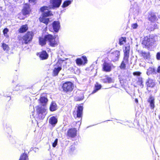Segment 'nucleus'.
Returning <instances> with one entry per match:
<instances>
[{
    "label": "nucleus",
    "instance_id": "obj_1",
    "mask_svg": "<svg viewBox=\"0 0 160 160\" xmlns=\"http://www.w3.org/2000/svg\"><path fill=\"white\" fill-rule=\"evenodd\" d=\"M55 37L50 34L45 36L44 38L40 37L39 38V43L41 46L45 45L46 41H48L49 44L51 46L55 47L57 45V43L55 40Z\"/></svg>",
    "mask_w": 160,
    "mask_h": 160
},
{
    "label": "nucleus",
    "instance_id": "obj_2",
    "mask_svg": "<svg viewBox=\"0 0 160 160\" xmlns=\"http://www.w3.org/2000/svg\"><path fill=\"white\" fill-rule=\"evenodd\" d=\"M74 87V84L72 82L70 81H67L62 83L61 88L63 92L69 94L72 92Z\"/></svg>",
    "mask_w": 160,
    "mask_h": 160
},
{
    "label": "nucleus",
    "instance_id": "obj_3",
    "mask_svg": "<svg viewBox=\"0 0 160 160\" xmlns=\"http://www.w3.org/2000/svg\"><path fill=\"white\" fill-rule=\"evenodd\" d=\"M102 65V70H112L115 68L116 66L109 60H103Z\"/></svg>",
    "mask_w": 160,
    "mask_h": 160
},
{
    "label": "nucleus",
    "instance_id": "obj_4",
    "mask_svg": "<svg viewBox=\"0 0 160 160\" xmlns=\"http://www.w3.org/2000/svg\"><path fill=\"white\" fill-rule=\"evenodd\" d=\"M33 36V33L32 32H27L22 38L24 43L25 44H28L32 40Z\"/></svg>",
    "mask_w": 160,
    "mask_h": 160
},
{
    "label": "nucleus",
    "instance_id": "obj_5",
    "mask_svg": "<svg viewBox=\"0 0 160 160\" xmlns=\"http://www.w3.org/2000/svg\"><path fill=\"white\" fill-rule=\"evenodd\" d=\"M73 114L75 118H80L81 119L83 114V107L81 106H79L78 107L77 110L74 111L73 112Z\"/></svg>",
    "mask_w": 160,
    "mask_h": 160
},
{
    "label": "nucleus",
    "instance_id": "obj_6",
    "mask_svg": "<svg viewBox=\"0 0 160 160\" xmlns=\"http://www.w3.org/2000/svg\"><path fill=\"white\" fill-rule=\"evenodd\" d=\"M62 2V0H50V8L55 9L59 7Z\"/></svg>",
    "mask_w": 160,
    "mask_h": 160
},
{
    "label": "nucleus",
    "instance_id": "obj_7",
    "mask_svg": "<svg viewBox=\"0 0 160 160\" xmlns=\"http://www.w3.org/2000/svg\"><path fill=\"white\" fill-rule=\"evenodd\" d=\"M142 44L145 47L149 48L152 45L153 39L152 38H150V37L146 36L144 37Z\"/></svg>",
    "mask_w": 160,
    "mask_h": 160
},
{
    "label": "nucleus",
    "instance_id": "obj_8",
    "mask_svg": "<svg viewBox=\"0 0 160 160\" xmlns=\"http://www.w3.org/2000/svg\"><path fill=\"white\" fill-rule=\"evenodd\" d=\"M77 130L75 128H69L67 131L66 136L68 138H75L77 136Z\"/></svg>",
    "mask_w": 160,
    "mask_h": 160
},
{
    "label": "nucleus",
    "instance_id": "obj_9",
    "mask_svg": "<svg viewBox=\"0 0 160 160\" xmlns=\"http://www.w3.org/2000/svg\"><path fill=\"white\" fill-rule=\"evenodd\" d=\"M120 56V52L118 50H116L111 53L112 60L113 62L118 60Z\"/></svg>",
    "mask_w": 160,
    "mask_h": 160
},
{
    "label": "nucleus",
    "instance_id": "obj_10",
    "mask_svg": "<svg viewBox=\"0 0 160 160\" xmlns=\"http://www.w3.org/2000/svg\"><path fill=\"white\" fill-rule=\"evenodd\" d=\"M31 9L29 4L26 3L24 5L22 12V14L24 15H28L30 13Z\"/></svg>",
    "mask_w": 160,
    "mask_h": 160
},
{
    "label": "nucleus",
    "instance_id": "obj_11",
    "mask_svg": "<svg viewBox=\"0 0 160 160\" xmlns=\"http://www.w3.org/2000/svg\"><path fill=\"white\" fill-rule=\"evenodd\" d=\"M82 58H78L76 60V63L78 65H84L87 63V59L86 57H83Z\"/></svg>",
    "mask_w": 160,
    "mask_h": 160
},
{
    "label": "nucleus",
    "instance_id": "obj_12",
    "mask_svg": "<svg viewBox=\"0 0 160 160\" xmlns=\"http://www.w3.org/2000/svg\"><path fill=\"white\" fill-rule=\"evenodd\" d=\"M147 87L153 88L155 85V83L153 79L149 78L146 82Z\"/></svg>",
    "mask_w": 160,
    "mask_h": 160
},
{
    "label": "nucleus",
    "instance_id": "obj_13",
    "mask_svg": "<svg viewBox=\"0 0 160 160\" xmlns=\"http://www.w3.org/2000/svg\"><path fill=\"white\" fill-rule=\"evenodd\" d=\"M53 29L56 32H58L60 28V23L59 22L55 21L52 23V24Z\"/></svg>",
    "mask_w": 160,
    "mask_h": 160
},
{
    "label": "nucleus",
    "instance_id": "obj_14",
    "mask_svg": "<svg viewBox=\"0 0 160 160\" xmlns=\"http://www.w3.org/2000/svg\"><path fill=\"white\" fill-rule=\"evenodd\" d=\"M62 61H59L54 66V69L53 70H61L62 69L63 70L64 68H62V65H64Z\"/></svg>",
    "mask_w": 160,
    "mask_h": 160
},
{
    "label": "nucleus",
    "instance_id": "obj_15",
    "mask_svg": "<svg viewBox=\"0 0 160 160\" xmlns=\"http://www.w3.org/2000/svg\"><path fill=\"white\" fill-rule=\"evenodd\" d=\"M154 100V98L152 96H150L148 100V102L149 103L151 109H153L155 108Z\"/></svg>",
    "mask_w": 160,
    "mask_h": 160
},
{
    "label": "nucleus",
    "instance_id": "obj_16",
    "mask_svg": "<svg viewBox=\"0 0 160 160\" xmlns=\"http://www.w3.org/2000/svg\"><path fill=\"white\" fill-rule=\"evenodd\" d=\"M148 18L149 21L152 22H153L158 20L156 16L154 13L152 12L150 13L148 16Z\"/></svg>",
    "mask_w": 160,
    "mask_h": 160
},
{
    "label": "nucleus",
    "instance_id": "obj_17",
    "mask_svg": "<svg viewBox=\"0 0 160 160\" xmlns=\"http://www.w3.org/2000/svg\"><path fill=\"white\" fill-rule=\"evenodd\" d=\"M38 101L40 104L44 106L47 104L48 102V99L46 97L43 96L40 97L38 99Z\"/></svg>",
    "mask_w": 160,
    "mask_h": 160
},
{
    "label": "nucleus",
    "instance_id": "obj_18",
    "mask_svg": "<svg viewBox=\"0 0 160 160\" xmlns=\"http://www.w3.org/2000/svg\"><path fill=\"white\" fill-rule=\"evenodd\" d=\"M45 111L46 109L45 108L38 106H37L36 112L37 114L38 115H39L40 114H42L43 113H45Z\"/></svg>",
    "mask_w": 160,
    "mask_h": 160
},
{
    "label": "nucleus",
    "instance_id": "obj_19",
    "mask_svg": "<svg viewBox=\"0 0 160 160\" xmlns=\"http://www.w3.org/2000/svg\"><path fill=\"white\" fill-rule=\"evenodd\" d=\"M49 122L52 125H55L57 123L58 120L54 116H52L49 118Z\"/></svg>",
    "mask_w": 160,
    "mask_h": 160
},
{
    "label": "nucleus",
    "instance_id": "obj_20",
    "mask_svg": "<svg viewBox=\"0 0 160 160\" xmlns=\"http://www.w3.org/2000/svg\"><path fill=\"white\" fill-rule=\"evenodd\" d=\"M39 57L42 60L46 59L48 57V55L46 51H42L40 54Z\"/></svg>",
    "mask_w": 160,
    "mask_h": 160
},
{
    "label": "nucleus",
    "instance_id": "obj_21",
    "mask_svg": "<svg viewBox=\"0 0 160 160\" xmlns=\"http://www.w3.org/2000/svg\"><path fill=\"white\" fill-rule=\"evenodd\" d=\"M102 88V85L98 84L97 82L95 84L94 89L92 92V94H93L96 92L98 91L100 89Z\"/></svg>",
    "mask_w": 160,
    "mask_h": 160
},
{
    "label": "nucleus",
    "instance_id": "obj_22",
    "mask_svg": "<svg viewBox=\"0 0 160 160\" xmlns=\"http://www.w3.org/2000/svg\"><path fill=\"white\" fill-rule=\"evenodd\" d=\"M57 109V105L54 102H52L50 105L49 109L51 111L53 112L56 110Z\"/></svg>",
    "mask_w": 160,
    "mask_h": 160
},
{
    "label": "nucleus",
    "instance_id": "obj_23",
    "mask_svg": "<svg viewBox=\"0 0 160 160\" xmlns=\"http://www.w3.org/2000/svg\"><path fill=\"white\" fill-rule=\"evenodd\" d=\"M104 83H111L112 82V80L111 78L107 77L101 80Z\"/></svg>",
    "mask_w": 160,
    "mask_h": 160
},
{
    "label": "nucleus",
    "instance_id": "obj_24",
    "mask_svg": "<svg viewBox=\"0 0 160 160\" xmlns=\"http://www.w3.org/2000/svg\"><path fill=\"white\" fill-rule=\"evenodd\" d=\"M139 52L142 54V55L143 56L144 58L146 59H148L150 57V54L149 52H146L143 51H141Z\"/></svg>",
    "mask_w": 160,
    "mask_h": 160
},
{
    "label": "nucleus",
    "instance_id": "obj_25",
    "mask_svg": "<svg viewBox=\"0 0 160 160\" xmlns=\"http://www.w3.org/2000/svg\"><path fill=\"white\" fill-rule=\"evenodd\" d=\"M28 29L27 25H22L19 29V32L20 33H23L26 32Z\"/></svg>",
    "mask_w": 160,
    "mask_h": 160
},
{
    "label": "nucleus",
    "instance_id": "obj_26",
    "mask_svg": "<svg viewBox=\"0 0 160 160\" xmlns=\"http://www.w3.org/2000/svg\"><path fill=\"white\" fill-rule=\"evenodd\" d=\"M1 47L2 48L3 50L4 51H8L9 49V48L8 46L4 43H1Z\"/></svg>",
    "mask_w": 160,
    "mask_h": 160
},
{
    "label": "nucleus",
    "instance_id": "obj_27",
    "mask_svg": "<svg viewBox=\"0 0 160 160\" xmlns=\"http://www.w3.org/2000/svg\"><path fill=\"white\" fill-rule=\"evenodd\" d=\"M42 17H46L51 16L52 15V13L51 11L47 10L43 12L42 13Z\"/></svg>",
    "mask_w": 160,
    "mask_h": 160
},
{
    "label": "nucleus",
    "instance_id": "obj_28",
    "mask_svg": "<svg viewBox=\"0 0 160 160\" xmlns=\"http://www.w3.org/2000/svg\"><path fill=\"white\" fill-rule=\"evenodd\" d=\"M128 62V61L126 62L125 60L123 59V60L122 61L121 63L120 66V68L121 69H124L126 68V65Z\"/></svg>",
    "mask_w": 160,
    "mask_h": 160
},
{
    "label": "nucleus",
    "instance_id": "obj_29",
    "mask_svg": "<svg viewBox=\"0 0 160 160\" xmlns=\"http://www.w3.org/2000/svg\"><path fill=\"white\" fill-rule=\"evenodd\" d=\"M143 79L142 78H138V80L137 82V85L140 86L141 88H142L143 86Z\"/></svg>",
    "mask_w": 160,
    "mask_h": 160
},
{
    "label": "nucleus",
    "instance_id": "obj_30",
    "mask_svg": "<svg viewBox=\"0 0 160 160\" xmlns=\"http://www.w3.org/2000/svg\"><path fill=\"white\" fill-rule=\"evenodd\" d=\"M28 156L27 154L25 153H23L20 156L19 160H27Z\"/></svg>",
    "mask_w": 160,
    "mask_h": 160
},
{
    "label": "nucleus",
    "instance_id": "obj_31",
    "mask_svg": "<svg viewBox=\"0 0 160 160\" xmlns=\"http://www.w3.org/2000/svg\"><path fill=\"white\" fill-rule=\"evenodd\" d=\"M71 3V1L69 0L65 1L63 3L62 7L63 8H65L69 5Z\"/></svg>",
    "mask_w": 160,
    "mask_h": 160
},
{
    "label": "nucleus",
    "instance_id": "obj_32",
    "mask_svg": "<svg viewBox=\"0 0 160 160\" xmlns=\"http://www.w3.org/2000/svg\"><path fill=\"white\" fill-rule=\"evenodd\" d=\"M41 22L47 25L49 22V20L48 18H46L45 17H42V18L40 20Z\"/></svg>",
    "mask_w": 160,
    "mask_h": 160
},
{
    "label": "nucleus",
    "instance_id": "obj_33",
    "mask_svg": "<svg viewBox=\"0 0 160 160\" xmlns=\"http://www.w3.org/2000/svg\"><path fill=\"white\" fill-rule=\"evenodd\" d=\"M128 57L129 53L128 51L127 50L124 52L123 59L125 60L126 62L127 61H128Z\"/></svg>",
    "mask_w": 160,
    "mask_h": 160
},
{
    "label": "nucleus",
    "instance_id": "obj_34",
    "mask_svg": "<svg viewBox=\"0 0 160 160\" xmlns=\"http://www.w3.org/2000/svg\"><path fill=\"white\" fill-rule=\"evenodd\" d=\"M126 42V38L121 37L119 39V44L120 45L123 44Z\"/></svg>",
    "mask_w": 160,
    "mask_h": 160
},
{
    "label": "nucleus",
    "instance_id": "obj_35",
    "mask_svg": "<svg viewBox=\"0 0 160 160\" xmlns=\"http://www.w3.org/2000/svg\"><path fill=\"white\" fill-rule=\"evenodd\" d=\"M90 69H91V70H92L93 69L97 70L98 69V68H97V63H93L90 66Z\"/></svg>",
    "mask_w": 160,
    "mask_h": 160
},
{
    "label": "nucleus",
    "instance_id": "obj_36",
    "mask_svg": "<svg viewBox=\"0 0 160 160\" xmlns=\"http://www.w3.org/2000/svg\"><path fill=\"white\" fill-rule=\"evenodd\" d=\"M8 31V29L7 28H6L3 29V32L4 36H6L7 35V33Z\"/></svg>",
    "mask_w": 160,
    "mask_h": 160
},
{
    "label": "nucleus",
    "instance_id": "obj_37",
    "mask_svg": "<svg viewBox=\"0 0 160 160\" xmlns=\"http://www.w3.org/2000/svg\"><path fill=\"white\" fill-rule=\"evenodd\" d=\"M59 71H53L52 73V76L54 77L58 75Z\"/></svg>",
    "mask_w": 160,
    "mask_h": 160
},
{
    "label": "nucleus",
    "instance_id": "obj_38",
    "mask_svg": "<svg viewBox=\"0 0 160 160\" xmlns=\"http://www.w3.org/2000/svg\"><path fill=\"white\" fill-rule=\"evenodd\" d=\"M48 7L47 6H43L42 7H41L40 8V10L41 12H43L45 10H48Z\"/></svg>",
    "mask_w": 160,
    "mask_h": 160
},
{
    "label": "nucleus",
    "instance_id": "obj_39",
    "mask_svg": "<svg viewBox=\"0 0 160 160\" xmlns=\"http://www.w3.org/2000/svg\"><path fill=\"white\" fill-rule=\"evenodd\" d=\"M156 73L155 72V71H147V74L148 75H149L151 74H154V73Z\"/></svg>",
    "mask_w": 160,
    "mask_h": 160
},
{
    "label": "nucleus",
    "instance_id": "obj_40",
    "mask_svg": "<svg viewBox=\"0 0 160 160\" xmlns=\"http://www.w3.org/2000/svg\"><path fill=\"white\" fill-rule=\"evenodd\" d=\"M58 141V139L57 138L56 139L54 142L53 143L52 146L53 147H55L57 144Z\"/></svg>",
    "mask_w": 160,
    "mask_h": 160
},
{
    "label": "nucleus",
    "instance_id": "obj_41",
    "mask_svg": "<svg viewBox=\"0 0 160 160\" xmlns=\"http://www.w3.org/2000/svg\"><path fill=\"white\" fill-rule=\"evenodd\" d=\"M141 73L139 72H135L133 73V75L134 76H139Z\"/></svg>",
    "mask_w": 160,
    "mask_h": 160
},
{
    "label": "nucleus",
    "instance_id": "obj_42",
    "mask_svg": "<svg viewBox=\"0 0 160 160\" xmlns=\"http://www.w3.org/2000/svg\"><path fill=\"white\" fill-rule=\"evenodd\" d=\"M138 25L137 23H134L132 24V28L133 29H135L137 28Z\"/></svg>",
    "mask_w": 160,
    "mask_h": 160
},
{
    "label": "nucleus",
    "instance_id": "obj_43",
    "mask_svg": "<svg viewBox=\"0 0 160 160\" xmlns=\"http://www.w3.org/2000/svg\"><path fill=\"white\" fill-rule=\"evenodd\" d=\"M75 149V147L73 145H71L70 147V150L71 152L73 151Z\"/></svg>",
    "mask_w": 160,
    "mask_h": 160
},
{
    "label": "nucleus",
    "instance_id": "obj_44",
    "mask_svg": "<svg viewBox=\"0 0 160 160\" xmlns=\"http://www.w3.org/2000/svg\"><path fill=\"white\" fill-rule=\"evenodd\" d=\"M157 59L158 60H160V52H158L156 54Z\"/></svg>",
    "mask_w": 160,
    "mask_h": 160
},
{
    "label": "nucleus",
    "instance_id": "obj_45",
    "mask_svg": "<svg viewBox=\"0 0 160 160\" xmlns=\"http://www.w3.org/2000/svg\"><path fill=\"white\" fill-rule=\"evenodd\" d=\"M83 99V97H77L76 98V101H80L81 100H82Z\"/></svg>",
    "mask_w": 160,
    "mask_h": 160
},
{
    "label": "nucleus",
    "instance_id": "obj_46",
    "mask_svg": "<svg viewBox=\"0 0 160 160\" xmlns=\"http://www.w3.org/2000/svg\"><path fill=\"white\" fill-rule=\"evenodd\" d=\"M135 102L136 103H138V100L137 98H135Z\"/></svg>",
    "mask_w": 160,
    "mask_h": 160
},
{
    "label": "nucleus",
    "instance_id": "obj_47",
    "mask_svg": "<svg viewBox=\"0 0 160 160\" xmlns=\"http://www.w3.org/2000/svg\"><path fill=\"white\" fill-rule=\"evenodd\" d=\"M29 2H34V0H29Z\"/></svg>",
    "mask_w": 160,
    "mask_h": 160
},
{
    "label": "nucleus",
    "instance_id": "obj_48",
    "mask_svg": "<svg viewBox=\"0 0 160 160\" xmlns=\"http://www.w3.org/2000/svg\"><path fill=\"white\" fill-rule=\"evenodd\" d=\"M158 118L160 120V113L159 115L158 116Z\"/></svg>",
    "mask_w": 160,
    "mask_h": 160
},
{
    "label": "nucleus",
    "instance_id": "obj_49",
    "mask_svg": "<svg viewBox=\"0 0 160 160\" xmlns=\"http://www.w3.org/2000/svg\"><path fill=\"white\" fill-rule=\"evenodd\" d=\"M157 70H160V66L158 67Z\"/></svg>",
    "mask_w": 160,
    "mask_h": 160
},
{
    "label": "nucleus",
    "instance_id": "obj_50",
    "mask_svg": "<svg viewBox=\"0 0 160 160\" xmlns=\"http://www.w3.org/2000/svg\"><path fill=\"white\" fill-rule=\"evenodd\" d=\"M157 71L158 73H160V71Z\"/></svg>",
    "mask_w": 160,
    "mask_h": 160
},
{
    "label": "nucleus",
    "instance_id": "obj_51",
    "mask_svg": "<svg viewBox=\"0 0 160 160\" xmlns=\"http://www.w3.org/2000/svg\"><path fill=\"white\" fill-rule=\"evenodd\" d=\"M62 63H64V65H65V63L64 62H62ZM63 65L62 67H63V66H64V65Z\"/></svg>",
    "mask_w": 160,
    "mask_h": 160
},
{
    "label": "nucleus",
    "instance_id": "obj_52",
    "mask_svg": "<svg viewBox=\"0 0 160 160\" xmlns=\"http://www.w3.org/2000/svg\"><path fill=\"white\" fill-rule=\"evenodd\" d=\"M158 18H160V15H159V16H158Z\"/></svg>",
    "mask_w": 160,
    "mask_h": 160
},
{
    "label": "nucleus",
    "instance_id": "obj_53",
    "mask_svg": "<svg viewBox=\"0 0 160 160\" xmlns=\"http://www.w3.org/2000/svg\"><path fill=\"white\" fill-rule=\"evenodd\" d=\"M108 71V70H107V71Z\"/></svg>",
    "mask_w": 160,
    "mask_h": 160
},
{
    "label": "nucleus",
    "instance_id": "obj_54",
    "mask_svg": "<svg viewBox=\"0 0 160 160\" xmlns=\"http://www.w3.org/2000/svg\"><path fill=\"white\" fill-rule=\"evenodd\" d=\"M78 122H76V123H77Z\"/></svg>",
    "mask_w": 160,
    "mask_h": 160
}]
</instances>
